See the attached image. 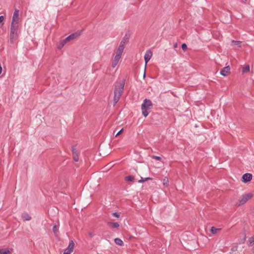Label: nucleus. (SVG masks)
Segmentation results:
<instances>
[{
    "label": "nucleus",
    "mask_w": 254,
    "mask_h": 254,
    "mask_svg": "<svg viewBox=\"0 0 254 254\" xmlns=\"http://www.w3.org/2000/svg\"><path fill=\"white\" fill-rule=\"evenodd\" d=\"M19 10H15L13 13L10 26V41L13 43L18 37V29L19 28Z\"/></svg>",
    "instance_id": "f257e3e1"
},
{
    "label": "nucleus",
    "mask_w": 254,
    "mask_h": 254,
    "mask_svg": "<svg viewBox=\"0 0 254 254\" xmlns=\"http://www.w3.org/2000/svg\"><path fill=\"white\" fill-rule=\"evenodd\" d=\"M125 84V81L124 80H121L117 81L114 84V96L113 99L114 106L119 101L121 98L124 91Z\"/></svg>",
    "instance_id": "f03ea898"
},
{
    "label": "nucleus",
    "mask_w": 254,
    "mask_h": 254,
    "mask_svg": "<svg viewBox=\"0 0 254 254\" xmlns=\"http://www.w3.org/2000/svg\"><path fill=\"white\" fill-rule=\"evenodd\" d=\"M152 106V103L150 100L147 99L144 100L141 105V110L142 114L145 117L148 115L149 112L147 111V110L150 109Z\"/></svg>",
    "instance_id": "7ed1b4c3"
},
{
    "label": "nucleus",
    "mask_w": 254,
    "mask_h": 254,
    "mask_svg": "<svg viewBox=\"0 0 254 254\" xmlns=\"http://www.w3.org/2000/svg\"><path fill=\"white\" fill-rule=\"evenodd\" d=\"M253 197V194L251 192L244 194L240 198V199H239L238 202L236 205L239 206L245 204L248 201L250 200Z\"/></svg>",
    "instance_id": "20e7f679"
},
{
    "label": "nucleus",
    "mask_w": 254,
    "mask_h": 254,
    "mask_svg": "<svg viewBox=\"0 0 254 254\" xmlns=\"http://www.w3.org/2000/svg\"><path fill=\"white\" fill-rule=\"evenodd\" d=\"M125 47V42L121 41L116 53V56L121 58Z\"/></svg>",
    "instance_id": "39448f33"
},
{
    "label": "nucleus",
    "mask_w": 254,
    "mask_h": 254,
    "mask_svg": "<svg viewBox=\"0 0 254 254\" xmlns=\"http://www.w3.org/2000/svg\"><path fill=\"white\" fill-rule=\"evenodd\" d=\"M74 246V242L72 240L70 241L68 247L64 250V254H70L73 251Z\"/></svg>",
    "instance_id": "423d86ee"
},
{
    "label": "nucleus",
    "mask_w": 254,
    "mask_h": 254,
    "mask_svg": "<svg viewBox=\"0 0 254 254\" xmlns=\"http://www.w3.org/2000/svg\"><path fill=\"white\" fill-rule=\"evenodd\" d=\"M252 178L253 176L251 174L246 173L242 176V181L245 183H247L250 182L252 179Z\"/></svg>",
    "instance_id": "0eeeda50"
},
{
    "label": "nucleus",
    "mask_w": 254,
    "mask_h": 254,
    "mask_svg": "<svg viewBox=\"0 0 254 254\" xmlns=\"http://www.w3.org/2000/svg\"><path fill=\"white\" fill-rule=\"evenodd\" d=\"M80 34V32H76V33H73V34L70 35L69 36H68V37H67L65 38V41H67V42H68L69 41L75 40V39H76L77 37H78L79 36Z\"/></svg>",
    "instance_id": "6e6552de"
},
{
    "label": "nucleus",
    "mask_w": 254,
    "mask_h": 254,
    "mask_svg": "<svg viewBox=\"0 0 254 254\" xmlns=\"http://www.w3.org/2000/svg\"><path fill=\"white\" fill-rule=\"evenodd\" d=\"M152 56V52L150 50L146 51L145 55H144V60L145 62V65L147 64V63L150 60Z\"/></svg>",
    "instance_id": "1a4fd4ad"
},
{
    "label": "nucleus",
    "mask_w": 254,
    "mask_h": 254,
    "mask_svg": "<svg viewBox=\"0 0 254 254\" xmlns=\"http://www.w3.org/2000/svg\"><path fill=\"white\" fill-rule=\"evenodd\" d=\"M72 154H73V160L75 162H77L79 160V156H78L79 152H78V151L75 147H72Z\"/></svg>",
    "instance_id": "9d476101"
},
{
    "label": "nucleus",
    "mask_w": 254,
    "mask_h": 254,
    "mask_svg": "<svg viewBox=\"0 0 254 254\" xmlns=\"http://www.w3.org/2000/svg\"><path fill=\"white\" fill-rule=\"evenodd\" d=\"M230 67L229 66L224 67L220 71V74L223 76H226L228 73H230Z\"/></svg>",
    "instance_id": "9b49d317"
},
{
    "label": "nucleus",
    "mask_w": 254,
    "mask_h": 254,
    "mask_svg": "<svg viewBox=\"0 0 254 254\" xmlns=\"http://www.w3.org/2000/svg\"><path fill=\"white\" fill-rule=\"evenodd\" d=\"M121 58L117 56H115L114 60L112 61V66L113 68H115L118 64L119 63V62Z\"/></svg>",
    "instance_id": "f8f14e48"
},
{
    "label": "nucleus",
    "mask_w": 254,
    "mask_h": 254,
    "mask_svg": "<svg viewBox=\"0 0 254 254\" xmlns=\"http://www.w3.org/2000/svg\"><path fill=\"white\" fill-rule=\"evenodd\" d=\"M21 217L24 221H29L31 219V217L26 212L22 213Z\"/></svg>",
    "instance_id": "ddd939ff"
},
{
    "label": "nucleus",
    "mask_w": 254,
    "mask_h": 254,
    "mask_svg": "<svg viewBox=\"0 0 254 254\" xmlns=\"http://www.w3.org/2000/svg\"><path fill=\"white\" fill-rule=\"evenodd\" d=\"M108 225L112 228H116L119 227V224L118 222H108Z\"/></svg>",
    "instance_id": "4468645a"
},
{
    "label": "nucleus",
    "mask_w": 254,
    "mask_h": 254,
    "mask_svg": "<svg viewBox=\"0 0 254 254\" xmlns=\"http://www.w3.org/2000/svg\"><path fill=\"white\" fill-rule=\"evenodd\" d=\"M67 42V41H65V39L61 41L58 46V48L59 49H62Z\"/></svg>",
    "instance_id": "2eb2a0df"
},
{
    "label": "nucleus",
    "mask_w": 254,
    "mask_h": 254,
    "mask_svg": "<svg viewBox=\"0 0 254 254\" xmlns=\"http://www.w3.org/2000/svg\"><path fill=\"white\" fill-rule=\"evenodd\" d=\"M125 180L127 182H134L135 181V178L133 176H128L125 178Z\"/></svg>",
    "instance_id": "dca6fc26"
},
{
    "label": "nucleus",
    "mask_w": 254,
    "mask_h": 254,
    "mask_svg": "<svg viewBox=\"0 0 254 254\" xmlns=\"http://www.w3.org/2000/svg\"><path fill=\"white\" fill-rule=\"evenodd\" d=\"M115 243L119 245V246H123V242L122 240L119 238H116L114 240Z\"/></svg>",
    "instance_id": "f3484780"
},
{
    "label": "nucleus",
    "mask_w": 254,
    "mask_h": 254,
    "mask_svg": "<svg viewBox=\"0 0 254 254\" xmlns=\"http://www.w3.org/2000/svg\"><path fill=\"white\" fill-rule=\"evenodd\" d=\"M220 230V229L219 228H216L214 227H211L210 231L212 234H216L218 233V231Z\"/></svg>",
    "instance_id": "a211bd4d"
},
{
    "label": "nucleus",
    "mask_w": 254,
    "mask_h": 254,
    "mask_svg": "<svg viewBox=\"0 0 254 254\" xmlns=\"http://www.w3.org/2000/svg\"><path fill=\"white\" fill-rule=\"evenodd\" d=\"M250 68L249 65H247L242 68V72L245 73L248 72L250 71Z\"/></svg>",
    "instance_id": "6ab92c4d"
},
{
    "label": "nucleus",
    "mask_w": 254,
    "mask_h": 254,
    "mask_svg": "<svg viewBox=\"0 0 254 254\" xmlns=\"http://www.w3.org/2000/svg\"><path fill=\"white\" fill-rule=\"evenodd\" d=\"M152 180V178H149V177H148V178H143L141 177V179L139 180L138 181V182L139 183H143L146 181H148V180Z\"/></svg>",
    "instance_id": "aec40b11"
},
{
    "label": "nucleus",
    "mask_w": 254,
    "mask_h": 254,
    "mask_svg": "<svg viewBox=\"0 0 254 254\" xmlns=\"http://www.w3.org/2000/svg\"><path fill=\"white\" fill-rule=\"evenodd\" d=\"M53 231L55 235H57L59 231V227L58 226L55 225L54 226L53 228Z\"/></svg>",
    "instance_id": "412c9836"
},
{
    "label": "nucleus",
    "mask_w": 254,
    "mask_h": 254,
    "mask_svg": "<svg viewBox=\"0 0 254 254\" xmlns=\"http://www.w3.org/2000/svg\"><path fill=\"white\" fill-rule=\"evenodd\" d=\"M9 251L6 249H0V254H8Z\"/></svg>",
    "instance_id": "4be33fe9"
},
{
    "label": "nucleus",
    "mask_w": 254,
    "mask_h": 254,
    "mask_svg": "<svg viewBox=\"0 0 254 254\" xmlns=\"http://www.w3.org/2000/svg\"><path fill=\"white\" fill-rule=\"evenodd\" d=\"M129 39V36L126 34L124 37L122 41H124L125 42V44L128 42Z\"/></svg>",
    "instance_id": "5701e85b"
},
{
    "label": "nucleus",
    "mask_w": 254,
    "mask_h": 254,
    "mask_svg": "<svg viewBox=\"0 0 254 254\" xmlns=\"http://www.w3.org/2000/svg\"><path fill=\"white\" fill-rule=\"evenodd\" d=\"M232 43H233L235 45L238 46V47H240V42L238 41L233 40Z\"/></svg>",
    "instance_id": "b1692460"
},
{
    "label": "nucleus",
    "mask_w": 254,
    "mask_h": 254,
    "mask_svg": "<svg viewBox=\"0 0 254 254\" xmlns=\"http://www.w3.org/2000/svg\"><path fill=\"white\" fill-rule=\"evenodd\" d=\"M182 48L183 51H185L187 49V46L185 43H184L182 45Z\"/></svg>",
    "instance_id": "393cba45"
},
{
    "label": "nucleus",
    "mask_w": 254,
    "mask_h": 254,
    "mask_svg": "<svg viewBox=\"0 0 254 254\" xmlns=\"http://www.w3.org/2000/svg\"><path fill=\"white\" fill-rule=\"evenodd\" d=\"M163 184L164 185L167 186L168 185V180L167 178H165L163 180Z\"/></svg>",
    "instance_id": "a878e982"
},
{
    "label": "nucleus",
    "mask_w": 254,
    "mask_h": 254,
    "mask_svg": "<svg viewBox=\"0 0 254 254\" xmlns=\"http://www.w3.org/2000/svg\"><path fill=\"white\" fill-rule=\"evenodd\" d=\"M4 20V17L3 16H0V24H1L2 25H3V21Z\"/></svg>",
    "instance_id": "bb28decb"
},
{
    "label": "nucleus",
    "mask_w": 254,
    "mask_h": 254,
    "mask_svg": "<svg viewBox=\"0 0 254 254\" xmlns=\"http://www.w3.org/2000/svg\"><path fill=\"white\" fill-rule=\"evenodd\" d=\"M113 215L117 218H119L120 217V214L117 212L113 213Z\"/></svg>",
    "instance_id": "cd10ccee"
},
{
    "label": "nucleus",
    "mask_w": 254,
    "mask_h": 254,
    "mask_svg": "<svg viewBox=\"0 0 254 254\" xmlns=\"http://www.w3.org/2000/svg\"><path fill=\"white\" fill-rule=\"evenodd\" d=\"M123 130V128H122L116 135V136H117L121 134Z\"/></svg>",
    "instance_id": "c85d7f7f"
},
{
    "label": "nucleus",
    "mask_w": 254,
    "mask_h": 254,
    "mask_svg": "<svg viewBox=\"0 0 254 254\" xmlns=\"http://www.w3.org/2000/svg\"><path fill=\"white\" fill-rule=\"evenodd\" d=\"M153 158H155V159H156L157 160H161V157H159V156H154L153 157Z\"/></svg>",
    "instance_id": "c756f323"
},
{
    "label": "nucleus",
    "mask_w": 254,
    "mask_h": 254,
    "mask_svg": "<svg viewBox=\"0 0 254 254\" xmlns=\"http://www.w3.org/2000/svg\"><path fill=\"white\" fill-rule=\"evenodd\" d=\"M88 235L89 236V237H90L91 238L93 237L94 235L93 234V233L92 232H89L88 233Z\"/></svg>",
    "instance_id": "7c9ffc66"
},
{
    "label": "nucleus",
    "mask_w": 254,
    "mask_h": 254,
    "mask_svg": "<svg viewBox=\"0 0 254 254\" xmlns=\"http://www.w3.org/2000/svg\"><path fill=\"white\" fill-rule=\"evenodd\" d=\"M251 244H254V236L252 238V240L250 241Z\"/></svg>",
    "instance_id": "2f4dec72"
},
{
    "label": "nucleus",
    "mask_w": 254,
    "mask_h": 254,
    "mask_svg": "<svg viewBox=\"0 0 254 254\" xmlns=\"http://www.w3.org/2000/svg\"><path fill=\"white\" fill-rule=\"evenodd\" d=\"M2 69L1 65L0 64V74L2 73Z\"/></svg>",
    "instance_id": "473e14b6"
},
{
    "label": "nucleus",
    "mask_w": 254,
    "mask_h": 254,
    "mask_svg": "<svg viewBox=\"0 0 254 254\" xmlns=\"http://www.w3.org/2000/svg\"><path fill=\"white\" fill-rule=\"evenodd\" d=\"M177 46H178L177 44V43H176V44H174V48H177Z\"/></svg>",
    "instance_id": "72a5a7b5"
},
{
    "label": "nucleus",
    "mask_w": 254,
    "mask_h": 254,
    "mask_svg": "<svg viewBox=\"0 0 254 254\" xmlns=\"http://www.w3.org/2000/svg\"><path fill=\"white\" fill-rule=\"evenodd\" d=\"M245 1H246L247 0H245Z\"/></svg>",
    "instance_id": "f704fd0d"
}]
</instances>
